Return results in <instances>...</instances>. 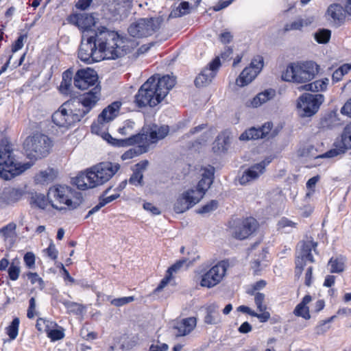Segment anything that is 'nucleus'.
Returning <instances> with one entry per match:
<instances>
[{"mask_svg":"<svg viewBox=\"0 0 351 351\" xmlns=\"http://www.w3.org/2000/svg\"><path fill=\"white\" fill-rule=\"evenodd\" d=\"M175 84L173 76H152L139 88L135 102L138 107H154L162 101Z\"/></svg>","mask_w":351,"mask_h":351,"instance_id":"nucleus-1","label":"nucleus"},{"mask_svg":"<svg viewBox=\"0 0 351 351\" xmlns=\"http://www.w3.org/2000/svg\"><path fill=\"white\" fill-rule=\"evenodd\" d=\"M96 45L100 52L101 60H114L124 54L123 41L119 34L105 27L94 30Z\"/></svg>","mask_w":351,"mask_h":351,"instance_id":"nucleus-2","label":"nucleus"},{"mask_svg":"<svg viewBox=\"0 0 351 351\" xmlns=\"http://www.w3.org/2000/svg\"><path fill=\"white\" fill-rule=\"evenodd\" d=\"M47 199L55 209L59 210L66 208L73 210L82 203V195L80 192L71 186L57 184L49 188Z\"/></svg>","mask_w":351,"mask_h":351,"instance_id":"nucleus-3","label":"nucleus"},{"mask_svg":"<svg viewBox=\"0 0 351 351\" xmlns=\"http://www.w3.org/2000/svg\"><path fill=\"white\" fill-rule=\"evenodd\" d=\"M319 69V65L313 61L292 62L282 73V79L289 82L306 83L315 77Z\"/></svg>","mask_w":351,"mask_h":351,"instance_id":"nucleus-4","label":"nucleus"},{"mask_svg":"<svg viewBox=\"0 0 351 351\" xmlns=\"http://www.w3.org/2000/svg\"><path fill=\"white\" fill-rule=\"evenodd\" d=\"M32 165L30 162L18 163L9 144L0 145V178L9 180L20 175Z\"/></svg>","mask_w":351,"mask_h":351,"instance_id":"nucleus-5","label":"nucleus"},{"mask_svg":"<svg viewBox=\"0 0 351 351\" xmlns=\"http://www.w3.org/2000/svg\"><path fill=\"white\" fill-rule=\"evenodd\" d=\"M51 146V139L42 134L28 136L23 143L27 157L35 160L46 156L49 153Z\"/></svg>","mask_w":351,"mask_h":351,"instance_id":"nucleus-6","label":"nucleus"},{"mask_svg":"<svg viewBox=\"0 0 351 351\" xmlns=\"http://www.w3.org/2000/svg\"><path fill=\"white\" fill-rule=\"evenodd\" d=\"M94 30H86L82 32L81 45L78 51V58L86 64L101 60L100 52L96 45Z\"/></svg>","mask_w":351,"mask_h":351,"instance_id":"nucleus-7","label":"nucleus"},{"mask_svg":"<svg viewBox=\"0 0 351 351\" xmlns=\"http://www.w3.org/2000/svg\"><path fill=\"white\" fill-rule=\"evenodd\" d=\"M82 119L81 114L72 104L67 101L64 102L52 115V121L60 128L67 130Z\"/></svg>","mask_w":351,"mask_h":351,"instance_id":"nucleus-8","label":"nucleus"},{"mask_svg":"<svg viewBox=\"0 0 351 351\" xmlns=\"http://www.w3.org/2000/svg\"><path fill=\"white\" fill-rule=\"evenodd\" d=\"M317 243L312 239H307L306 241H300L298 245V256L295 260V273L297 277H300L306 265V262H314V258L312 255V251L315 253Z\"/></svg>","mask_w":351,"mask_h":351,"instance_id":"nucleus-9","label":"nucleus"},{"mask_svg":"<svg viewBox=\"0 0 351 351\" xmlns=\"http://www.w3.org/2000/svg\"><path fill=\"white\" fill-rule=\"evenodd\" d=\"M324 101L322 94L304 93L301 95L297 104V108L301 117H308L315 114Z\"/></svg>","mask_w":351,"mask_h":351,"instance_id":"nucleus-10","label":"nucleus"},{"mask_svg":"<svg viewBox=\"0 0 351 351\" xmlns=\"http://www.w3.org/2000/svg\"><path fill=\"white\" fill-rule=\"evenodd\" d=\"M101 88L95 86L90 90L80 95L78 98L70 101L82 119L95 107L100 97Z\"/></svg>","mask_w":351,"mask_h":351,"instance_id":"nucleus-11","label":"nucleus"},{"mask_svg":"<svg viewBox=\"0 0 351 351\" xmlns=\"http://www.w3.org/2000/svg\"><path fill=\"white\" fill-rule=\"evenodd\" d=\"M158 19H140L128 27V33L132 37L142 38L153 34L158 28Z\"/></svg>","mask_w":351,"mask_h":351,"instance_id":"nucleus-12","label":"nucleus"},{"mask_svg":"<svg viewBox=\"0 0 351 351\" xmlns=\"http://www.w3.org/2000/svg\"><path fill=\"white\" fill-rule=\"evenodd\" d=\"M120 165L110 162H103L90 168L95 186L108 182L119 169Z\"/></svg>","mask_w":351,"mask_h":351,"instance_id":"nucleus-13","label":"nucleus"},{"mask_svg":"<svg viewBox=\"0 0 351 351\" xmlns=\"http://www.w3.org/2000/svg\"><path fill=\"white\" fill-rule=\"evenodd\" d=\"M228 267L227 261H219L202 276L200 285L207 288L216 286L225 276Z\"/></svg>","mask_w":351,"mask_h":351,"instance_id":"nucleus-14","label":"nucleus"},{"mask_svg":"<svg viewBox=\"0 0 351 351\" xmlns=\"http://www.w3.org/2000/svg\"><path fill=\"white\" fill-rule=\"evenodd\" d=\"M263 67V58L260 56L254 57L249 66L245 67L236 80L238 86L243 87L255 79Z\"/></svg>","mask_w":351,"mask_h":351,"instance_id":"nucleus-15","label":"nucleus"},{"mask_svg":"<svg viewBox=\"0 0 351 351\" xmlns=\"http://www.w3.org/2000/svg\"><path fill=\"white\" fill-rule=\"evenodd\" d=\"M263 67V58L260 56L254 57L249 66L245 67L236 80L238 86L243 87L255 79Z\"/></svg>","mask_w":351,"mask_h":351,"instance_id":"nucleus-16","label":"nucleus"},{"mask_svg":"<svg viewBox=\"0 0 351 351\" xmlns=\"http://www.w3.org/2000/svg\"><path fill=\"white\" fill-rule=\"evenodd\" d=\"M97 81L98 76L96 71L90 68L79 69L73 77L75 86L81 90L98 86Z\"/></svg>","mask_w":351,"mask_h":351,"instance_id":"nucleus-17","label":"nucleus"},{"mask_svg":"<svg viewBox=\"0 0 351 351\" xmlns=\"http://www.w3.org/2000/svg\"><path fill=\"white\" fill-rule=\"evenodd\" d=\"M271 161V159L266 158L245 169L239 177V183L241 185H246L258 179L265 173L266 167Z\"/></svg>","mask_w":351,"mask_h":351,"instance_id":"nucleus-18","label":"nucleus"},{"mask_svg":"<svg viewBox=\"0 0 351 351\" xmlns=\"http://www.w3.org/2000/svg\"><path fill=\"white\" fill-rule=\"evenodd\" d=\"M257 227L258 222L254 218L247 217L237 222L232 234L236 239L243 240L251 235Z\"/></svg>","mask_w":351,"mask_h":351,"instance_id":"nucleus-19","label":"nucleus"},{"mask_svg":"<svg viewBox=\"0 0 351 351\" xmlns=\"http://www.w3.org/2000/svg\"><path fill=\"white\" fill-rule=\"evenodd\" d=\"M221 65L219 57L215 58L210 62L208 67L204 68L196 77L195 84L197 87L204 86L209 84L215 77L218 69Z\"/></svg>","mask_w":351,"mask_h":351,"instance_id":"nucleus-20","label":"nucleus"},{"mask_svg":"<svg viewBox=\"0 0 351 351\" xmlns=\"http://www.w3.org/2000/svg\"><path fill=\"white\" fill-rule=\"evenodd\" d=\"M121 104L118 102H114L104 108L99 115L97 123H94L91 125V131L95 134H99V128L103 127L105 122H109L117 117V113L119 110Z\"/></svg>","mask_w":351,"mask_h":351,"instance_id":"nucleus-21","label":"nucleus"},{"mask_svg":"<svg viewBox=\"0 0 351 351\" xmlns=\"http://www.w3.org/2000/svg\"><path fill=\"white\" fill-rule=\"evenodd\" d=\"M102 138L106 140L109 144L112 146L117 147H123L130 145H135L136 143H142L145 138H147L146 136L143 134H136L134 135H131L130 137L126 138L125 139H117L113 138L109 133H100Z\"/></svg>","mask_w":351,"mask_h":351,"instance_id":"nucleus-22","label":"nucleus"},{"mask_svg":"<svg viewBox=\"0 0 351 351\" xmlns=\"http://www.w3.org/2000/svg\"><path fill=\"white\" fill-rule=\"evenodd\" d=\"M200 197H195L189 189L184 191L177 198L173 206L174 211L176 213H184L197 204Z\"/></svg>","mask_w":351,"mask_h":351,"instance_id":"nucleus-23","label":"nucleus"},{"mask_svg":"<svg viewBox=\"0 0 351 351\" xmlns=\"http://www.w3.org/2000/svg\"><path fill=\"white\" fill-rule=\"evenodd\" d=\"M169 132V128L168 125L158 126L153 125L147 129L146 133H143L146 136L147 138L140 143L141 146L148 147L150 143H154L159 140L163 139L168 134Z\"/></svg>","mask_w":351,"mask_h":351,"instance_id":"nucleus-24","label":"nucleus"},{"mask_svg":"<svg viewBox=\"0 0 351 351\" xmlns=\"http://www.w3.org/2000/svg\"><path fill=\"white\" fill-rule=\"evenodd\" d=\"M346 12L345 8L340 4L333 3L328 8L326 16L334 26L339 27L345 21Z\"/></svg>","mask_w":351,"mask_h":351,"instance_id":"nucleus-25","label":"nucleus"},{"mask_svg":"<svg viewBox=\"0 0 351 351\" xmlns=\"http://www.w3.org/2000/svg\"><path fill=\"white\" fill-rule=\"evenodd\" d=\"M22 196L19 189L8 187L0 192V207L14 204L19 201Z\"/></svg>","mask_w":351,"mask_h":351,"instance_id":"nucleus-26","label":"nucleus"},{"mask_svg":"<svg viewBox=\"0 0 351 351\" xmlns=\"http://www.w3.org/2000/svg\"><path fill=\"white\" fill-rule=\"evenodd\" d=\"M197 321L195 317H190L182 319L180 322L173 326V329L176 330L174 332L177 337L186 336L191 333L196 326Z\"/></svg>","mask_w":351,"mask_h":351,"instance_id":"nucleus-27","label":"nucleus"},{"mask_svg":"<svg viewBox=\"0 0 351 351\" xmlns=\"http://www.w3.org/2000/svg\"><path fill=\"white\" fill-rule=\"evenodd\" d=\"M69 20L71 23L75 24L78 27L82 29V32L88 29L93 30L90 26L94 24V18L90 14H75L71 15Z\"/></svg>","mask_w":351,"mask_h":351,"instance_id":"nucleus-28","label":"nucleus"},{"mask_svg":"<svg viewBox=\"0 0 351 351\" xmlns=\"http://www.w3.org/2000/svg\"><path fill=\"white\" fill-rule=\"evenodd\" d=\"M73 183L80 190H86L95 187V182L93 181L90 170L80 173L73 178Z\"/></svg>","mask_w":351,"mask_h":351,"instance_id":"nucleus-29","label":"nucleus"},{"mask_svg":"<svg viewBox=\"0 0 351 351\" xmlns=\"http://www.w3.org/2000/svg\"><path fill=\"white\" fill-rule=\"evenodd\" d=\"M230 138L226 132L219 134L213 143V149L214 152H226L230 147Z\"/></svg>","mask_w":351,"mask_h":351,"instance_id":"nucleus-30","label":"nucleus"},{"mask_svg":"<svg viewBox=\"0 0 351 351\" xmlns=\"http://www.w3.org/2000/svg\"><path fill=\"white\" fill-rule=\"evenodd\" d=\"M73 77V71L71 69H67L63 72L62 80L59 86V90L62 94L69 95L71 93Z\"/></svg>","mask_w":351,"mask_h":351,"instance_id":"nucleus-31","label":"nucleus"},{"mask_svg":"<svg viewBox=\"0 0 351 351\" xmlns=\"http://www.w3.org/2000/svg\"><path fill=\"white\" fill-rule=\"evenodd\" d=\"M275 95L276 91L274 89L265 90V91L258 93L253 98L251 101V105L254 108H257L261 104L271 99Z\"/></svg>","mask_w":351,"mask_h":351,"instance_id":"nucleus-32","label":"nucleus"},{"mask_svg":"<svg viewBox=\"0 0 351 351\" xmlns=\"http://www.w3.org/2000/svg\"><path fill=\"white\" fill-rule=\"evenodd\" d=\"M275 95L276 91L274 89L265 90V91L258 93L253 98L251 101V105L254 108H257L261 104L271 99Z\"/></svg>","mask_w":351,"mask_h":351,"instance_id":"nucleus-33","label":"nucleus"},{"mask_svg":"<svg viewBox=\"0 0 351 351\" xmlns=\"http://www.w3.org/2000/svg\"><path fill=\"white\" fill-rule=\"evenodd\" d=\"M212 183V180H208L207 178H202L199 181L195 188L190 189L189 190L195 197H198L199 195H200V201L204 196L206 191L210 188Z\"/></svg>","mask_w":351,"mask_h":351,"instance_id":"nucleus-34","label":"nucleus"},{"mask_svg":"<svg viewBox=\"0 0 351 351\" xmlns=\"http://www.w3.org/2000/svg\"><path fill=\"white\" fill-rule=\"evenodd\" d=\"M329 84V79L325 77L322 80H316L313 83L306 84L303 86L304 89L312 92L324 91L326 90Z\"/></svg>","mask_w":351,"mask_h":351,"instance_id":"nucleus-35","label":"nucleus"},{"mask_svg":"<svg viewBox=\"0 0 351 351\" xmlns=\"http://www.w3.org/2000/svg\"><path fill=\"white\" fill-rule=\"evenodd\" d=\"M238 309L243 313H247L252 316L258 317L261 322H267L270 317L269 313L265 311L267 308H256L258 312L255 311L252 308Z\"/></svg>","mask_w":351,"mask_h":351,"instance_id":"nucleus-36","label":"nucleus"},{"mask_svg":"<svg viewBox=\"0 0 351 351\" xmlns=\"http://www.w3.org/2000/svg\"><path fill=\"white\" fill-rule=\"evenodd\" d=\"M258 138H263V132L254 127L245 130L239 136L241 141L256 140Z\"/></svg>","mask_w":351,"mask_h":351,"instance_id":"nucleus-37","label":"nucleus"},{"mask_svg":"<svg viewBox=\"0 0 351 351\" xmlns=\"http://www.w3.org/2000/svg\"><path fill=\"white\" fill-rule=\"evenodd\" d=\"M311 23L312 20H311L310 19H299L290 23L286 24L284 27V29L285 32H289L291 30H300L303 27L308 26Z\"/></svg>","mask_w":351,"mask_h":351,"instance_id":"nucleus-38","label":"nucleus"},{"mask_svg":"<svg viewBox=\"0 0 351 351\" xmlns=\"http://www.w3.org/2000/svg\"><path fill=\"white\" fill-rule=\"evenodd\" d=\"M19 264L20 262L17 259L13 260L10 263L8 269V273L9 278L11 280L15 281L19 278L21 273V268Z\"/></svg>","mask_w":351,"mask_h":351,"instance_id":"nucleus-39","label":"nucleus"},{"mask_svg":"<svg viewBox=\"0 0 351 351\" xmlns=\"http://www.w3.org/2000/svg\"><path fill=\"white\" fill-rule=\"evenodd\" d=\"M110 190V188H108L106 190L104 191L103 194L99 197V202L97 205V208H95V210H100L105 205L112 202V201L115 200L120 196L119 193H115L105 197V195L109 192Z\"/></svg>","mask_w":351,"mask_h":351,"instance_id":"nucleus-40","label":"nucleus"},{"mask_svg":"<svg viewBox=\"0 0 351 351\" xmlns=\"http://www.w3.org/2000/svg\"><path fill=\"white\" fill-rule=\"evenodd\" d=\"M20 320L19 317H14L10 324L6 328V333L9 336L10 340L16 338L19 334Z\"/></svg>","mask_w":351,"mask_h":351,"instance_id":"nucleus-41","label":"nucleus"},{"mask_svg":"<svg viewBox=\"0 0 351 351\" xmlns=\"http://www.w3.org/2000/svg\"><path fill=\"white\" fill-rule=\"evenodd\" d=\"M190 12L189 3L187 1L181 2L178 6L173 10L170 16L172 17H180Z\"/></svg>","mask_w":351,"mask_h":351,"instance_id":"nucleus-42","label":"nucleus"},{"mask_svg":"<svg viewBox=\"0 0 351 351\" xmlns=\"http://www.w3.org/2000/svg\"><path fill=\"white\" fill-rule=\"evenodd\" d=\"M341 143L344 150L351 149V124L344 128L341 134Z\"/></svg>","mask_w":351,"mask_h":351,"instance_id":"nucleus-43","label":"nucleus"},{"mask_svg":"<svg viewBox=\"0 0 351 351\" xmlns=\"http://www.w3.org/2000/svg\"><path fill=\"white\" fill-rule=\"evenodd\" d=\"M31 204L38 206L40 208L44 209L47 205V199L45 195L35 193L32 195Z\"/></svg>","mask_w":351,"mask_h":351,"instance_id":"nucleus-44","label":"nucleus"},{"mask_svg":"<svg viewBox=\"0 0 351 351\" xmlns=\"http://www.w3.org/2000/svg\"><path fill=\"white\" fill-rule=\"evenodd\" d=\"M139 147L137 148H132L125 152L122 156V160H128L131 159L136 156H138L140 154L143 152H145L147 151V147H142L141 144H138Z\"/></svg>","mask_w":351,"mask_h":351,"instance_id":"nucleus-45","label":"nucleus"},{"mask_svg":"<svg viewBox=\"0 0 351 351\" xmlns=\"http://www.w3.org/2000/svg\"><path fill=\"white\" fill-rule=\"evenodd\" d=\"M331 36V32L326 29H319L315 34V39L319 43H327Z\"/></svg>","mask_w":351,"mask_h":351,"instance_id":"nucleus-46","label":"nucleus"},{"mask_svg":"<svg viewBox=\"0 0 351 351\" xmlns=\"http://www.w3.org/2000/svg\"><path fill=\"white\" fill-rule=\"evenodd\" d=\"M107 299L110 300V304L117 307L127 305L135 300L134 296L122 297L115 299H111L110 296H107Z\"/></svg>","mask_w":351,"mask_h":351,"instance_id":"nucleus-47","label":"nucleus"},{"mask_svg":"<svg viewBox=\"0 0 351 351\" xmlns=\"http://www.w3.org/2000/svg\"><path fill=\"white\" fill-rule=\"evenodd\" d=\"M47 337L51 341H56L62 339L64 337V330L62 328L51 329L47 330Z\"/></svg>","mask_w":351,"mask_h":351,"instance_id":"nucleus-48","label":"nucleus"},{"mask_svg":"<svg viewBox=\"0 0 351 351\" xmlns=\"http://www.w3.org/2000/svg\"><path fill=\"white\" fill-rule=\"evenodd\" d=\"M349 72V67L348 65L343 64L339 68L336 69L332 75L333 83H337L341 80L343 77Z\"/></svg>","mask_w":351,"mask_h":351,"instance_id":"nucleus-49","label":"nucleus"},{"mask_svg":"<svg viewBox=\"0 0 351 351\" xmlns=\"http://www.w3.org/2000/svg\"><path fill=\"white\" fill-rule=\"evenodd\" d=\"M278 229L285 232H289L293 228H296V223L287 218H282L278 223Z\"/></svg>","mask_w":351,"mask_h":351,"instance_id":"nucleus-50","label":"nucleus"},{"mask_svg":"<svg viewBox=\"0 0 351 351\" xmlns=\"http://www.w3.org/2000/svg\"><path fill=\"white\" fill-rule=\"evenodd\" d=\"M335 317L336 315H332L330 317L322 321L315 328L316 334L319 335L325 333L330 328L329 324L332 322Z\"/></svg>","mask_w":351,"mask_h":351,"instance_id":"nucleus-51","label":"nucleus"},{"mask_svg":"<svg viewBox=\"0 0 351 351\" xmlns=\"http://www.w3.org/2000/svg\"><path fill=\"white\" fill-rule=\"evenodd\" d=\"M219 321V314L215 308H208L207 314L204 317L205 323L208 324H215Z\"/></svg>","mask_w":351,"mask_h":351,"instance_id":"nucleus-52","label":"nucleus"},{"mask_svg":"<svg viewBox=\"0 0 351 351\" xmlns=\"http://www.w3.org/2000/svg\"><path fill=\"white\" fill-rule=\"evenodd\" d=\"M319 180L320 176L319 175H317L315 176L312 177L307 181L306 186L308 191L306 193V197H310L313 194V193L315 192V186L317 183L319 181Z\"/></svg>","mask_w":351,"mask_h":351,"instance_id":"nucleus-53","label":"nucleus"},{"mask_svg":"<svg viewBox=\"0 0 351 351\" xmlns=\"http://www.w3.org/2000/svg\"><path fill=\"white\" fill-rule=\"evenodd\" d=\"M217 207L218 202L217 200H211L200 208L197 212L199 214H206L216 210Z\"/></svg>","mask_w":351,"mask_h":351,"instance_id":"nucleus-54","label":"nucleus"},{"mask_svg":"<svg viewBox=\"0 0 351 351\" xmlns=\"http://www.w3.org/2000/svg\"><path fill=\"white\" fill-rule=\"evenodd\" d=\"M316 152L317 149L313 145H307L302 150L301 156L308 157L310 158H320V157H318L319 155L316 154Z\"/></svg>","mask_w":351,"mask_h":351,"instance_id":"nucleus-55","label":"nucleus"},{"mask_svg":"<svg viewBox=\"0 0 351 351\" xmlns=\"http://www.w3.org/2000/svg\"><path fill=\"white\" fill-rule=\"evenodd\" d=\"M16 227V226L15 223H10L1 228L0 230V233L2 234L5 238L13 237Z\"/></svg>","mask_w":351,"mask_h":351,"instance_id":"nucleus-56","label":"nucleus"},{"mask_svg":"<svg viewBox=\"0 0 351 351\" xmlns=\"http://www.w3.org/2000/svg\"><path fill=\"white\" fill-rule=\"evenodd\" d=\"M345 152V150L343 149V147H341L339 149H331L329 151L326 152L324 154H319L318 157H320V158H331L336 157L343 153Z\"/></svg>","mask_w":351,"mask_h":351,"instance_id":"nucleus-57","label":"nucleus"},{"mask_svg":"<svg viewBox=\"0 0 351 351\" xmlns=\"http://www.w3.org/2000/svg\"><path fill=\"white\" fill-rule=\"evenodd\" d=\"M328 265L330 267V271L332 273H339L343 270V264L337 259L333 260L331 258L328 263Z\"/></svg>","mask_w":351,"mask_h":351,"instance_id":"nucleus-58","label":"nucleus"},{"mask_svg":"<svg viewBox=\"0 0 351 351\" xmlns=\"http://www.w3.org/2000/svg\"><path fill=\"white\" fill-rule=\"evenodd\" d=\"M27 38V34H21L19 36L17 40L12 45V53H15L17 51H19L23 48V47L24 45V40H26Z\"/></svg>","mask_w":351,"mask_h":351,"instance_id":"nucleus-59","label":"nucleus"},{"mask_svg":"<svg viewBox=\"0 0 351 351\" xmlns=\"http://www.w3.org/2000/svg\"><path fill=\"white\" fill-rule=\"evenodd\" d=\"M27 277L32 285L38 283L40 288L44 287V281L37 273L28 272L27 274Z\"/></svg>","mask_w":351,"mask_h":351,"instance_id":"nucleus-60","label":"nucleus"},{"mask_svg":"<svg viewBox=\"0 0 351 351\" xmlns=\"http://www.w3.org/2000/svg\"><path fill=\"white\" fill-rule=\"evenodd\" d=\"M143 180V173L141 171L135 170L130 178V183L138 185L141 184Z\"/></svg>","mask_w":351,"mask_h":351,"instance_id":"nucleus-61","label":"nucleus"},{"mask_svg":"<svg viewBox=\"0 0 351 351\" xmlns=\"http://www.w3.org/2000/svg\"><path fill=\"white\" fill-rule=\"evenodd\" d=\"M81 337L86 340L91 341L97 338V333L95 332H88L87 329L82 328L80 332Z\"/></svg>","mask_w":351,"mask_h":351,"instance_id":"nucleus-62","label":"nucleus"},{"mask_svg":"<svg viewBox=\"0 0 351 351\" xmlns=\"http://www.w3.org/2000/svg\"><path fill=\"white\" fill-rule=\"evenodd\" d=\"M24 262L29 269L34 267L35 265V256L32 252H27L24 256Z\"/></svg>","mask_w":351,"mask_h":351,"instance_id":"nucleus-63","label":"nucleus"},{"mask_svg":"<svg viewBox=\"0 0 351 351\" xmlns=\"http://www.w3.org/2000/svg\"><path fill=\"white\" fill-rule=\"evenodd\" d=\"M45 251L46 252L47 256L52 260H56L57 258L58 252L53 243H51L49 247L45 250Z\"/></svg>","mask_w":351,"mask_h":351,"instance_id":"nucleus-64","label":"nucleus"}]
</instances>
